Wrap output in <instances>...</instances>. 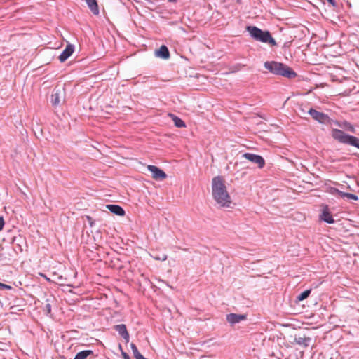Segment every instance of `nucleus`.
<instances>
[{"label": "nucleus", "instance_id": "39448f33", "mask_svg": "<svg viewBox=\"0 0 359 359\" xmlns=\"http://www.w3.org/2000/svg\"><path fill=\"white\" fill-rule=\"evenodd\" d=\"M308 114L320 123L325 125H332L334 123L337 126H341L338 121L333 120L327 114L320 112L313 108L309 109Z\"/></svg>", "mask_w": 359, "mask_h": 359}, {"label": "nucleus", "instance_id": "f8f14e48", "mask_svg": "<svg viewBox=\"0 0 359 359\" xmlns=\"http://www.w3.org/2000/svg\"><path fill=\"white\" fill-rule=\"evenodd\" d=\"M74 46L72 44H68L66 48L63 50L59 56V60L61 62L67 60L74 53Z\"/></svg>", "mask_w": 359, "mask_h": 359}, {"label": "nucleus", "instance_id": "a211bd4d", "mask_svg": "<svg viewBox=\"0 0 359 359\" xmlns=\"http://www.w3.org/2000/svg\"><path fill=\"white\" fill-rule=\"evenodd\" d=\"M94 357L93 351L91 350H84L79 352L74 357V359H86L88 356Z\"/></svg>", "mask_w": 359, "mask_h": 359}, {"label": "nucleus", "instance_id": "1a4fd4ad", "mask_svg": "<svg viewBox=\"0 0 359 359\" xmlns=\"http://www.w3.org/2000/svg\"><path fill=\"white\" fill-rule=\"evenodd\" d=\"M320 218L321 220L324 221L327 224H333L334 223V219L332 217L331 212H330V209L327 205H324L322 209V212L320 215Z\"/></svg>", "mask_w": 359, "mask_h": 359}, {"label": "nucleus", "instance_id": "9b49d317", "mask_svg": "<svg viewBox=\"0 0 359 359\" xmlns=\"http://www.w3.org/2000/svg\"><path fill=\"white\" fill-rule=\"evenodd\" d=\"M311 338L305 335H295L294 342L304 348H306L310 345Z\"/></svg>", "mask_w": 359, "mask_h": 359}, {"label": "nucleus", "instance_id": "bb28decb", "mask_svg": "<svg viewBox=\"0 0 359 359\" xmlns=\"http://www.w3.org/2000/svg\"><path fill=\"white\" fill-rule=\"evenodd\" d=\"M332 6H337V2L335 0H327Z\"/></svg>", "mask_w": 359, "mask_h": 359}, {"label": "nucleus", "instance_id": "423d86ee", "mask_svg": "<svg viewBox=\"0 0 359 359\" xmlns=\"http://www.w3.org/2000/svg\"><path fill=\"white\" fill-rule=\"evenodd\" d=\"M243 157L250 162L257 164L259 168H262L265 165L264 158L259 155L252 153H245L243 154Z\"/></svg>", "mask_w": 359, "mask_h": 359}, {"label": "nucleus", "instance_id": "0eeeda50", "mask_svg": "<svg viewBox=\"0 0 359 359\" xmlns=\"http://www.w3.org/2000/svg\"><path fill=\"white\" fill-rule=\"evenodd\" d=\"M147 169L151 172L153 179L156 180H163L167 177L166 173L157 166L149 165Z\"/></svg>", "mask_w": 359, "mask_h": 359}, {"label": "nucleus", "instance_id": "c756f323", "mask_svg": "<svg viewBox=\"0 0 359 359\" xmlns=\"http://www.w3.org/2000/svg\"><path fill=\"white\" fill-rule=\"evenodd\" d=\"M177 0H169V1H171V2H175Z\"/></svg>", "mask_w": 359, "mask_h": 359}, {"label": "nucleus", "instance_id": "a878e982", "mask_svg": "<svg viewBox=\"0 0 359 359\" xmlns=\"http://www.w3.org/2000/svg\"><path fill=\"white\" fill-rule=\"evenodd\" d=\"M0 288L2 289H11V287L4 283H0Z\"/></svg>", "mask_w": 359, "mask_h": 359}, {"label": "nucleus", "instance_id": "f257e3e1", "mask_svg": "<svg viewBox=\"0 0 359 359\" xmlns=\"http://www.w3.org/2000/svg\"><path fill=\"white\" fill-rule=\"evenodd\" d=\"M212 194L217 203L221 207H230L231 199L227 191L225 181L222 176L213 177L212 180Z\"/></svg>", "mask_w": 359, "mask_h": 359}, {"label": "nucleus", "instance_id": "b1692460", "mask_svg": "<svg viewBox=\"0 0 359 359\" xmlns=\"http://www.w3.org/2000/svg\"><path fill=\"white\" fill-rule=\"evenodd\" d=\"M154 259L156 260L165 261L167 259V255L165 254H162L161 255L154 257Z\"/></svg>", "mask_w": 359, "mask_h": 359}, {"label": "nucleus", "instance_id": "7ed1b4c3", "mask_svg": "<svg viewBox=\"0 0 359 359\" xmlns=\"http://www.w3.org/2000/svg\"><path fill=\"white\" fill-rule=\"evenodd\" d=\"M331 136L341 144L355 147L359 149V138L355 136L348 135L343 130L336 128L331 130Z\"/></svg>", "mask_w": 359, "mask_h": 359}, {"label": "nucleus", "instance_id": "dca6fc26", "mask_svg": "<svg viewBox=\"0 0 359 359\" xmlns=\"http://www.w3.org/2000/svg\"><path fill=\"white\" fill-rule=\"evenodd\" d=\"M156 57L162 59H168L170 57V52L167 46L163 45L155 52Z\"/></svg>", "mask_w": 359, "mask_h": 359}, {"label": "nucleus", "instance_id": "2eb2a0df", "mask_svg": "<svg viewBox=\"0 0 359 359\" xmlns=\"http://www.w3.org/2000/svg\"><path fill=\"white\" fill-rule=\"evenodd\" d=\"M106 208L116 215L123 216L125 215V210H123V208L121 206H120L118 205H114V204L107 205Z\"/></svg>", "mask_w": 359, "mask_h": 359}, {"label": "nucleus", "instance_id": "aec40b11", "mask_svg": "<svg viewBox=\"0 0 359 359\" xmlns=\"http://www.w3.org/2000/svg\"><path fill=\"white\" fill-rule=\"evenodd\" d=\"M340 125H341L340 127L344 128L348 131H350L353 133H355V127L352 124H351L349 122L345 121L342 123H340Z\"/></svg>", "mask_w": 359, "mask_h": 359}, {"label": "nucleus", "instance_id": "c85d7f7f", "mask_svg": "<svg viewBox=\"0 0 359 359\" xmlns=\"http://www.w3.org/2000/svg\"><path fill=\"white\" fill-rule=\"evenodd\" d=\"M87 218H88V221L91 220V217H90L88 216Z\"/></svg>", "mask_w": 359, "mask_h": 359}, {"label": "nucleus", "instance_id": "4be33fe9", "mask_svg": "<svg viewBox=\"0 0 359 359\" xmlns=\"http://www.w3.org/2000/svg\"><path fill=\"white\" fill-rule=\"evenodd\" d=\"M130 347H131V349H132V351H133V355H134V357H135V358H136L137 356H138V355L141 354V353L139 352V351H138V349H137V346H136L134 344H130Z\"/></svg>", "mask_w": 359, "mask_h": 359}, {"label": "nucleus", "instance_id": "9d476101", "mask_svg": "<svg viewBox=\"0 0 359 359\" xmlns=\"http://www.w3.org/2000/svg\"><path fill=\"white\" fill-rule=\"evenodd\" d=\"M63 93V89L55 88L53 89L51 97H50V102L53 106L56 107L60 102V99L62 97Z\"/></svg>", "mask_w": 359, "mask_h": 359}, {"label": "nucleus", "instance_id": "4468645a", "mask_svg": "<svg viewBox=\"0 0 359 359\" xmlns=\"http://www.w3.org/2000/svg\"><path fill=\"white\" fill-rule=\"evenodd\" d=\"M114 329L120 336H121L126 341L128 342L129 341V334L127 331V328L126 325L124 324H119L117 325H115Z\"/></svg>", "mask_w": 359, "mask_h": 359}, {"label": "nucleus", "instance_id": "20e7f679", "mask_svg": "<svg viewBox=\"0 0 359 359\" xmlns=\"http://www.w3.org/2000/svg\"><path fill=\"white\" fill-rule=\"evenodd\" d=\"M246 29L254 39L262 43H267L271 46H276L275 39L269 31H263L255 26H247Z\"/></svg>", "mask_w": 359, "mask_h": 359}, {"label": "nucleus", "instance_id": "cd10ccee", "mask_svg": "<svg viewBox=\"0 0 359 359\" xmlns=\"http://www.w3.org/2000/svg\"><path fill=\"white\" fill-rule=\"evenodd\" d=\"M123 359H130V356L125 352H122Z\"/></svg>", "mask_w": 359, "mask_h": 359}, {"label": "nucleus", "instance_id": "6ab92c4d", "mask_svg": "<svg viewBox=\"0 0 359 359\" xmlns=\"http://www.w3.org/2000/svg\"><path fill=\"white\" fill-rule=\"evenodd\" d=\"M169 116L172 118V120L176 127L184 128L186 126L185 123L180 117L172 114H170Z\"/></svg>", "mask_w": 359, "mask_h": 359}, {"label": "nucleus", "instance_id": "5701e85b", "mask_svg": "<svg viewBox=\"0 0 359 359\" xmlns=\"http://www.w3.org/2000/svg\"><path fill=\"white\" fill-rule=\"evenodd\" d=\"M47 303L44 306V311L46 313V314H50L51 313V305L48 302V299L46 300Z\"/></svg>", "mask_w": 359, "mask_h": 359}, {"label": "nucleus", "instance_id": "ddd939ff", "mask_svg": "<svg viewBox=\"0 0 359 359\" xmlns=\"http://www.w3.org/2000/svg\"><path fill=\"white\" fill-rule=\"evenodd\" d=\"M331 193L332 194H337L341 198H346L348 200H354V201L358 200V196L357 195L351 194V193H346V192L341 191L337 188H332L331 189Z\"/></svg>", "mask_w": 359, "mask_h": 359}, {"label": "nucleus", "instance_id": "f03ea898", "mask_svg": "<svg viewBox=\"0 0 359 359\" xmlns=\"http://www.w3.org/2000/svg\"><path fill=\"white\" fill-rule=\"evenodd\" d=\"M264 67L271 74L282 76L288 79L297 76V73L286 65L276 61H266L264 64Z\"/></svg>", "mask_w": 359, "mask_h": 359}, {"label": "nucleus", "instance_id": "f3484780", "mask_svg": "<svg viewBox=\"0 0 359 359\" xmlns=\"http://www.w3.org/2000/svg\"><path fill=\"white\" fill-rule=\"evenodd\" d=\"M90 11L95 15H99L100 11L97 0H85Z\"/></svg>", "mask_w": 359, "mask_h": 359}, {"label": "nucleus", "instance_id": "7c9ffc66", "mask_svg": "<svg viewBox=\"0 0 359 359\" xmlns=\"http://www.w3.org/2000/svg\"><path fill=\"white\" fill-rule=\"evenodd\" d=\"M93 222H90V225L92 226Z\"/></svg>", "mask_w": 359, "mask_h": 359}, {"label": "nucleus", "instance_id": "393cba45", "mask_svg": "<svg viewBox=\"0 0 359 359\" xmlns=\"http://www.w3.org/2000/svg\"><path fill=\"white\" fill-rule=\"evenodd\" d=\"M4 224H5L4 219L3 216H0V231L2 230Z\"/></svg>", "mask_w": 359, "mask_h": 359}, {"label": "nucleus", "instance_id": "6e6552de", "mask_svg": "<svg viewBox=\"0 0 359 359\" xmlns=\"http://www.w3.org/2000/svg\"><path fill=\"white\" fill-rule=\"evenodd\" d=\"M246 318L247 315L245 314L229 313L226 315V320L231 325L238 323L241 320H245Z\"/></svg>", "mask_w": 359, "mask_h": 359}, {"label": "nucleus", "instance_id": "412c9836", "mask_svg": "<svg viewBox=\"0 0 359 359\" xmlns=\"http://www.w3.org/2000/svg\"><path fill=\"white\" fill-rule=\"evenodd\" d=\"M311 290H306L302 292V293H300L297 297V301L300 302V301H303L305 299H306L309 296V294H311Z\"/></svg>", "mask_w": 359, "mask_h": 359}]
</instances>
